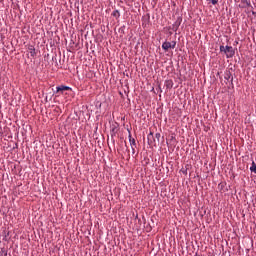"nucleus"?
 I'll list each match as a JSON object with an SVG mask.
<instances>
[{
    "instance_id": "nucleus-8",
    "label": "nucleus",
    "mask_w": 256,
    "mask_h": 256,
    "mask_svg": "<svg viewBox=\"0 0 256 256\" xmlns=\"http://www.w3.org/2000/svg\"><path fill=\"white\" fill-rule=\"evenodd\" d=\"M113 17H116L118 19V17H121V14L119 13V10H114L112 13Z\"/></svg>"
},
{
    "instance_id": "nucleus-2",
    "label": "nucleus",
    "mask_w": 256,
    "mask_h": 256,
    "mask_svg": "<svg viewBox=\"0 0 256 256\" xmlns=\"http://www.w3.org/2000/svg\"><path fill=\"white\" fill-rule=\"evenodd\" d=\"M221 53H225L227 59H231V57L235 56V50L233 46H220Z\"/></svg>"
},
{
    "instance_id": "nucleus-3",
    "label": "nucleus",
    "mask_w": 256,
    "mask_h": 256,
    "mask_svg": "<svg viewBox=\"0 0 256 256\" xmlns=\"http://www.w3.org/2000/svg\"><path fill=\"white\" fill-rule=\"evenodd\" d=\"M177 45V42L172 41V42H164L162 44V49H164V51H169V49H175Z\"/></svg>"
},
{
    "instance_id": "nucleus-9",
    "label": "nucleus",
    "mask_w": 256,
    "mask_h": 256,
    "mask_svg": "<svg viewBox=\"0 0 256 256\" xmlns=\"http://www.w3.org/2000/svg\"><path fill=\"white\" fill-rule=\"evenodd\" d=\"M212 5H217L219 3V0H211Z\"/></svg>"
},
{
    "instance_id": "nucleus-5",
    "label": "nucleus",
    "mask_w": 256,
    "mask_h": 256,
    "mask_svg": "<svg viewBox=\"0 0 256 256\" xmlns=\"http://www.w3.org/2000/svg\"><path fill=\"white\" fill-rule=\"evenodd\" d=\"M129 141H130V145H131V147H137V142H135V138H133L132 136H131V132H129Z\"/></svg>"
},
{
    "instance_id": "nucleus-7",
    "label": "nucleus",
    "mask_w": 256,
    "mask_h": 256,
    "mask_svg": "<svg viewBox=\"0 0 256 256\" xmlns=\"http://www.w3.org/2000/svg\"><path fill=\"white\" fill-rule=\"evenodd\" d=\"M250 171L252 173H255L256 174V164H255V161L252 162V166L250 167Z\"/></svg>"
},
{
    "instance_id": "nucleus-4",
    "label": "nucleus",
    "mask_w": 256,
    "mask_h": 256,
    "mask_svg": "<svg viewBox=\"0 0 256 256\" xmlns=\"http://www.w3.org/2000/svg\"><path fill=\"white\" fill-rule=\"evenodd\" d=\"M59 91H71V87H68V86H58L56 88V92L59 93Z\"/></svg>"
},
{
    "instance_id": "nucleus-1",
    "label": "nucleus",
    "mask_w": 256,
    "mask_h": 256,
    "mask_svg": "<svg viewBox=\"0 0 256 256\" xmlns=\"http://www.w3.org/2000/svg\"><path fill=\"white\" fill-rule=\"evenodd\" d=\"M147 139L150 147H157L159 145V140L161 139V133H156L153 135V132H150Z\"/></svg>"
},
{
    "instance_id": "nucleus-10",
    "label": "nucleus",
    "mask_w": 256,
    "mask_h": 256,
    "mask_svg": "<svg viewBox=\"0 0 256 256\" xmlns=\"http://www.w3.org/2000/svg\"><path fill=\"white\" fill-rule=\"evenodd\" d=\"M167 83H168L167 87H169V85H171V87H173V82L168 81Z\"/></svg>"
},
{
    "instance_id": "nucleus-6",
    "label": "nucleus",
    "mask_w": 256,
    "mask_h": 256,
    "mask_svg": "<svg viewBox=\"0 0 256 256\" xmlns=\"http://www.w3.org/2000/svg\"><path fill=\"white\" fill-rule=\"evenodd\" d=\"M29 53H30L31 57H35L37 55V52L35 51V47L30 46Z\"/></svg>"
}]
</instances>
